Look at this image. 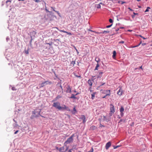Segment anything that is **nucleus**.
<instances>
[{
  "mask_svg": "<svg viewBox=\"0 0 152 152\" xmlns=\"http://www.w3.org/2000/svg\"><path fill=\"white\" fill-rule=\"evenodd\" d=\"M46 11L47 14L45 16V18L46 20L51 21L54 18H56V16L54 15V12L49 11L48 10H46Z\"/></svg>",
  "mask_w": 152,
  "mask_h": 152,
  "instance_id": "nucleus-1",
  "label": "nucleus"
},
{
  "mask_svg": "<svg viewBox=\"0 0 152 152\" xmlns=\"http://www.w3.org/2000/svg\"><path fill=\"white\" fill-rule=\"evenodd\" d=\"M74 136V134H73L69 137L68 138L67 140L64 142V145L66 147L64 151H66L69 148V147L67 145V144L72 143L73 142V137Z\"/></svg>",
  "mask_w": 152,
  "mask_h": 152,
  "instance_id": "nucleus-2",
  "label": "nucleus"
},
{
  "mask_svg": "<svg viewBox=\"0 0 152 152\" xmlns=\"http://www.w3.org/2000/svg\"><path fill=\"white\" fill-rule=\"evenodd\" d=\"M41 111V110L39 109L38 110H35L32 112V115L31 116L30 118L33 119L34 118H37L39 116V115L42 116V117H43L40 115V113Z\"/></svg>",
  "mask_w": 152,
  "mask_h": 152,
  "instance_id": "nucleus-3",
  "label": "nucleus"
},
{
  "mask_svg": "<svg viewBox=\"0 0 152 152\" xmlns=\"http://www.w3.org/2000/svg\"><path fill=\"white\" fill-rule=\"evenodd\" d=\"M52 106L56 109H58V110H61L62 107L61 106L60 104L58 102L53 103L52 104Z\"/></svg>",
  "mask_w": 152,
  "mask_h": 152,
  "instance_id": "nucleus-4",
  "label": "nucleus"
},
{
  "mask_svg": "<svg viewBox=\"0 0 152 152\" xmlns=\"http://www.w3.org/2000/svg\"><path fill=\"white\" fill-rule=\"evenodd\" d=\"M110 111L109 115L110 116H111L115 112V109L114 105L112 104H110Z\"/></svg>",
  "mask_w": 152,
  "mask_h": 152,
  "instance_id": "nucleus-5",
  "label": "nucleus"
},
{
  "mask_svg": "<svg viewBox=\"0 0 152 152\" xmlns=\"http://www.w3.org/2000/svg\"><path fill=\"white\" fill-rule=\"evenodd\" d=\"M64 87L65 88L66 90V93H71L72 92V87H71L69 85L67 84Z\"/></svg>",
  "mask_w": 152,
  "mask_h": 152,
  "instance_id": "nucleus-6",
  "label": "nucleus"
},
{
  "mask_svg": "<svg viewBox=\"0 0 152 152\" xmlns=\"http://www.w3.org/2000/svg\"><path fill=\"white\" fill-rule=\"evenodd\" d=\"M45 83H46L47 84H51V82H49L48 81H46L40 84V88L44 87L45 86L44 84Z\"/></svg>",
  "mask_w": 152,
  "mask_h": 152,
  "instance_id": "nucleus-7",
  "label": "nucleus"
},
{
  "mask_svg": "<svg viewBox=\"0 0 152 152\" xmlns=\"http://www.w3.org/2000/svg\"><path fill=\"white\" fill-rule=\"evenodd\" d=\"M66 110L68 111H71L70 109L68 107L66 106L65 105H63L62 106L61 110Z\"/></svg>",
  "mask_w": 152,
  "mask_h": 152,
  "instance_id": "nucleus-8",
  "label": "nucleus"
},
{
  "mask_svg": "<svg viewBox=\"0 0 152 152\" xmlns=\"http://www.w3.org/2000/svg\"><path fill=\"white\" fill-rule=\"evenodd\" d=\"M111 143L110 142H107L105 145V148L107 150L111 146Z\"/></svg>",
  "mask_w": 152,
  "mask_h": 152,
  "instance_id": "nucleus-9",
  "label": "nucleus"
},
{
  "mask_svg": "<svg viewBox=\"0 0 152 152\" xmlns=\"http://www.w3.org/2000/svg\"><path fill=\"white\" fill-rule=\"evenodd\" d=\"M83 13L78 11V12L76 13V15L77 17L79 18V17H80L81 16H83Z\"/></svg>",
  "mask_w": 152,
  "mask_h": 152,
  "instance_id": "nucleus-10",
  "label": "nucleus"
},
{
  "mask_svg": "<svg viewBox=\"0 0 152 152\" xmlns=\"http://www.w3.org/2000/svg\"><path fill=\"white\" fill-rule=\"evenodd\" d=\"M123 93V91L121 88H120L118 91L117 93V94L118 95L120 96H121L122 95V93Z\"/></svg>",
  "mask_w": 152,
  "mask_h": 152,
  "instance_id": "nucleus-11",
  "label": "nucleus"
},
{
  "mask_svg": "<svg viewBox=\"0 0 152 152\" xmlns=\"http://www.w3.org/2000/svg\"><path fill=\"white\" fill-rule=\"evenodd\" d=\"M80 119H81L83 120V123H85L86 122V117L84 115H81V117L80 118Z\"/></svg>",
  "mask_w": 152,
  "mask_h": 152,
  "instance_id": "nucleus-12",
  "label": "nucleus"
},
{
  "mask_svg": "<svg viewBox=\"0 0 152 152\" xmlns=\"http://www.w3.org/2000/svg\"><path fill=\"white\" fill-rule=\"evenodd\" d=\"M75 96H76L75 94H72L71 97H69V98L70 99H77V100H78L79 99V98L76 97Z\"/></svg>",
  "mask_w": 152,
  "mask_h": 152,
  "instance_id": "nucleus-13",
  "label": "nucleus"
},
{
  "mask_svg": "<svg viewBox=\"0 0 152 152\" xmlns=\"http://www.w3.org/2000/svg\"><path fill=\"white\" fill-rule=\"evenodd\" d=\"M103 72H99L98 73L97 75V77L98 79L102 77V75L103 74Z\"/></svg>",
  "mask_w": 152,
  "mask_h": 152,
  "instance_id": "nucleus-14",
  "label": "nucleus"
},
{
  "mask_svg": "<svg viewBox=\"0 0 152 152\" xmlns=\"http://www.w3.org/2000/svg\"><path fill=\"white\" fill-rule=\"evenodd\" d=\"M73 114H75L77 112V111L76 109V107L75 106L74 107L73 110L71 111Z\"/></svg>",
  "mask_w": 152,
  "mask_h": 152,
  "instance_id": "nucleus-15",
  "label": "nucleus"
},
{
  "mask_svg": "<svg viewBox=\"0 0 152 152\" xmlns=\"http://www.w3.org/2000/svg\"><path fill=\"white\" fill-rule=\"evenodd\" d=\"M92 80L89 79L88 81V83L90 86V88H91L92 85Z\"/></svg>",
  "mask_w": 152,
  "mask_h": 152,
  "instance_id": "nucleus-16",
  "label": "nucleus"
},
{
  "mask_svg": "<svg viewBox=\"0 0 152 152\" xmlns=\"http://www.w3.org/2000/svg\"><path fill=\"white\" fill-rule=\"evenodd\" d=\"M62 96H60V95H58L56 97V98H55V99H53L52 101V102L55 101L57 100V99H59V98H61Z\"/></svg>",
  "mask_w": 152,
  "mask_h": 152,
  "instance_id": "nucleus-17",
  "label": "nucleus"
},
{
  "mask_svg": "<svg viewBox=\"0 0 152 152\" xmlns=\"http://www.w3.org/2000/svg\"><path fill=\"white\" fill-rule=\"evenodd\" d=\"M100 4L102 5H103V6H104V4H102V3H100L99 4H96V7L97 9H99L101 8Z\"/></svg>",
  "mask_w": 152,
  "mask_h": 152,
  "instance_id": "nucleus-18",
  "label": "nucleus"
},
{
  "mask_svg": "<svg viewBox=\"0 0 152 152\" xmlns=\"http://www.w3.org/2000/svg\"><path fill=\"white\" fill-rule=\"evenodd\" d=\"M75 64V60H73L70 63V65L72 66H72H74Z\"/></svg>",
  "mask_w": 152,
  "mask_h": 152,
  "instance_id": "nucleus-19",
  "label": "nucleus"
},
{
  "mask_svg": "<svg viewBox=\"0 0 152 152\" xmlns=\"http://www.w3.org/2000/svg\"><path fill=\"white\" fill-rule=\"evenodd\" d=\"M111 94V93H110V91H109V93L107 94L106 95H105L104 96H103L102 97V98H105L106 97V96H110V95Z\"/></svg>",
  "mask_w": 152,
  "mask_h": 152,
  "instance_id": "nucleus-20",
  "label": "nucleus"
},
{
  "mask_svg": "<svg viewBox=\"0 0 152 152\" xmlns=\"http://www.w3.org/2000/svg\"><path fill=\"white\" fill-rule=\"evenodd\" d=\"M96 127L94 126H92L90 128V130H94L96 129Z\"/></svg>",
  "mask_w": 152,
  "mask_h": 152,
  "instance_id": "nucleus-21",
  "label": "nucleus"
},
{
  "mask_svg": "<svg viewBox=\"0 0 152 152\" xmlns=\"http://www.w3.org/2000/svg\"><path fill=\"white\" fill-rule=\"evenodd\" d=\"M29 49L28 48L27 50H25L24 51L23 53H25L26 54H29Z\"/></svg>",
  "mask_w": 152,
  "mask_h": 152,
  "instance_id": "nucleus-22",
  "label": "nucleus"
},
{
  "mask_svg": "<svg viewBox=\"0 0 152 152\" xmlns=\"http://www.w3.org/2000/svg\"><path fill=\"white\" fill-rule=\"evenodd\" d=\"M113 55L112 56V57L113 58H115L116 54V51H114L113 52Z\"/></svg>",
  "mask_w": 152,
  "mask_h": 152,
  "instance_id": "nucleus-23",
  "label": "nucleus"
},
{
  "mask_svg": "<svg viewBox=\"0 0 152 152\" xmlns=\"http://www.w3.org/2000/svg\"><path fill=\"white\" fill-rule=\"evenodd\" d=\"M124 108L123 106H121V108L120 109V112H123L124 111Z\"/></svg>",
  "mask_w": 152,
  "mask_h": 152,
  "instance_id": "nucleus-24",
  "label": "nucleus"
},
{
  "mask_svg": "<svg viewBox=\"0 0 152 152\" xmlns=\"http://www.w3.org/2000/svg\"><path fill=\"white\" fill-rule=\"evenodd\" d=\"M64 146L59 148V151H62V150H64Z\"/></svg>",
  "mask_w": 152,
  "mask_h": 152,
  "instance_id": "nucleus-25",
  "label": "nucleus"
},
{
  "mask_svg": "<svg viewBox=\"0 0 152 152\" xmlns=\"http://www.w3.org/2000/svg\"><path fill=\"white\" fill-rule=\"evenodd\" d=\"M96 93L95 92H94L93 93V94H91V99H93L95 97Z\"/></svg>",
  "mask_w": 152,
  "mask_h": 152,
  "instance_id": "nucleus-26",
  "label": "nucleus"
},
{
  "mask_svg": "<svg viewBox=\"0 0 152 152\" xmlns=\"http://www.w3.org/2000/svg\"><path fill=\"white\" fill-rule=\"evenodd\" d=\"M99 66V63H97L94 70L95 71L96 70H97L98 69V68Z\"/></svg>",
  "mask_w": 152,
  "mask_h": 152,
  "instance_id": "nucleus-27",
  "label": "nucleus"
},
{
  "mask_svg": "<svg viewBox=\"0 0 152 152\" xmlns=\"http://www.w3.org/2000/svg\"><path fill=\"white\" fill-rule=\"evenodd\" d=\"M110 32V31H103L102 32V34H107V33H109Z\"/></svg>",
  "mask_w": 152,
  "mask_h": 152,
  "instance_id": "nucleus-28",
  "label": "nucleus"
},
{
  "mask_svg": "<svg viewBox=\"0 0 152 152\" xmlns=\"http://www.w3.org/2000/svg\"><path fill=\"white\" fill-rule=\"evenodd\" d=\"M126 119H121L119 121V122L118 123H120L121 122H123L124 123H125L126 121Z\"/></svg>",
  "mask_w": 152,
  "mask_h": 152,
  "instance_id": "nucleus-29",
  "label": "nucleus"
},
{
  "mask_svg": "<svg viewBox=\"0 0 152 152\" xmlns=\"http://www.w3.org/2000/svg\"><path fill=\"white\" fill-rule=\"evenodd\" d=\"M110 91V90H104L103 91V92H102L104 94H107L109 93V91Z\"/></svg>",
  "mask_w": 152,
  "mask_h": 152,
  "instance_id": "nucleus-30",
  "label": "nucleus"
},
{
  "mask_svg": "<svg viewBox=\"0 0 152 152\" xmlns=\"http://www.w3.org/2000/svg\"><path fill=\"white\" fill-rule=\"evenodd\" d=\"M103 118L106 121L108 122L109 121V120L107 118V117L106 116H104Z\"/></svg>",
  "mask_w": 152,
  "mask_h": 152,
  "instance_id": "nucleus-31",
  "label": "nucleus"
},
{
  "mask_svg": "<svg viewBox=\"0 0 152 152\" xmlns=\"http://www.w3.org/2000/svg\"><path fill=\"white\" fill-rule=\"evenodd\" d=\"M95 60L97 62V63H98L100 61V59L99 58H96Z\"/></svg>",
  "mask_w": 152,
  "mask_h": 152,
  "instance_id": "nucleus-32",
  "label": "nucleus"
},
{
  "mask_svg": "<svg viewBox=\"0 0 152 152\" xmlns=\"http://www.w3.org/2000/svg\"><path fill=\"white\" fill-rule=\"evenodd\" d=\"M95 77V76H92V77H91V79H90V80H92V81H93L94 82V80L95 79V78H94V77Z\"/></svg>",
  "mask_w": 152,
  "mask_h": 152,
  "instance_id": "nucleus-33",
  "label": "nucleus"
},
{
  "mask_svg": "<svg viewBox=\"0 0 152 152\" xmlns=\"http://www.w3.org/2000/svg\"><path fill=\"white\" fill-rule=\"evenodd\" d=\"M109 21L111 23H112L113 22V20L111 18L109 19Z\"/></svg>",
  "mask_w": 152,
  "mask_h": 152,
  "instance_id": "nucleus-34",
  "label": "nucleus"
},
{
  "mask_svg": "<svg viewBox=\"0 0 152 152\" xmlns=\"http://www.w3.org/2000/svg\"><path fill=\"white\" fill-rule=\"evenodd\" d=\"M113 24H111V25H108V26H106V28H110V27Z\"/></svg>",
  "mask_w": 152,
  "mask_h": 152,
  "instance_id": "nucleus-35",
  "label": "nucleus"
},
{
  "mask_svg": "<svg viewBox=\"0 0 152 152\" xmlns=\"http://www.w3.org/2000/svg\"><path fill=\"white\" fill-rule=\"evenodd\" d=\"M120 115L121 117H123L124 115L123 112H120Z\"/></svg>",
  "mask_w": 152,
  "mask_h": 152,
  "instance_id": "nucleus-36",
  "label": "nucleus"
},
{
  "mask_svg": "<svg viewBox=\"0 0 152 152\" xmlns=\"http://www.w3.org/2000/svg\"><path fill=\"white\" fill-rule=\"evenodd\" d=\"M141 44H140V43L137 45H136V46H133L132 47V48H135V47H137L138 46H139Z\"/></svg>",
  "mask_w": 152,
  "mask_h": 152,
  "instance_id": "nucleus-37",
  "label": "nucleus"
},
{
  "mask_svg": "<svg viewBox=\"0 0 152 152\" xmlns=\"http://www.w3.org/2000/svg\"><path fill=\"white\" fill-rule=\"evenodd\" d=\"M141 44H140V43L137 45H136V46H133L132 47V48H135V47H137L138 46H139Z\"/></svg>",
  "mask_w": 152,
  "mask_h": 152,
  "instance_id": "nucleus-38",
  "label": "nucleus"
},
{
  "mask_svg": "<svg viewBox=\"0 0 152 152\" xmlns=\"http://www.w3.org/2000/svg\"><path fill=\"white\" fill-rule=\"evenodd\" d=\"M12 89L13 91H15L16 90V89L15 87H13L12 88Z\"/></svg>",
  "mask_w": 152,
  "mask_h": 152,
  "instance_id": "nucleus-39",
  "label": "nucleus"
},
{
  "mask_svg": "<svg viewBox=\"0 0 152 152\" xmlns=\"http://www.w3.org/2000/svg\"><path fill=\"white\" fill-rule=\"evenodd\" d=\"M59 30L60 32H63L65 33H66V31H65L64 30Z\"/></svg>",
  "mask_w": 152,
  "mask_h": 152,
  "instance_id": "nucleus-40",
  "label": "nucleus"
},
{
  "mask_svg": "<svg viewBox=\"0 0 152 152\" xmlns=\"http://www.w3.org/2000/svg\"><path fill=\"white\" fill-rule=\"evenodd\" d=\"M60 39H54L53 40V41L55 42H58V41H60Z\"/></svg>",
  "mask_w": 152,
  "mask_h": 152,
  "instance_id": "nucleus-41",
  "label": "nucleus"
},
{
  "mask_svg": "<svg viewBox=\"0 0 152 152\" xmlns=\"http://www.w3.org/2000/svg\"><path fill=\"white\" fill-rule=\"evenodd\" d=\"M66 33L67 34L70 35H72V33L70 32H68L66 31Z\"/></svg>",
  "mask_w": 152,
  "mask_h": 152,
  "instance_id": "nucleus-42",
  "label": "nucleus"
},
{
  "mask_svg": "<svg viewBox=\"0 0 152 152\" xmlns=\"http://www.w3.org/2000/svg\"><path fill=\"white\" fill-rule=\"evenodd\" d=\"M106 84L105 83H102L99 86V87H100L102 86H104Z\"/></svg>",
  "mask_w": 152,
  "mask_h": 152,
  "instance_id": "nucleus-43",
  "label": "nucleus"
},
{
  "mask_svg": "<svg viewBox=\"0 0 152 152\" xmlns=\"http://www.w3.org/2000/svg\"><path fill=\"white\" fill-rule=\"evenodd\" d=\"M133 14H134L135 16H136V17L138 16V14L137 13H135L134 12H133Z\"/></svg>",
  "mask_w": 152,
  "mask_h": 152,
  "instance_id": "nucleus-44",
  "label": "nucleus"
},
{
  "mask_svg": "<svg viewBox=\"0 0 152 152\" xmlns=\"http://www.w3.org/2000/svg\"><path fill=\"white\" fill-rule=\"evenodd\" d=\"M94 32L96 33L97 34H102V32H96V31H94Z\"/></svg>",
  "mask_w": 152,
  "mask_h": 152,
  "instance_id": "nucleus-45",
  "label": "nucleus"
},
{
  "mask_svg": "<svg viewBox=\"0 0 152 152\" xmlns=\"http://www.w3.org/2000/svg\"><path fill=\"white\" fill-rule=\"evenodd\" d=\"M131 16H132V18H134L136 17V16L134 14H133V15H132Z\"/></svg>",
  "mask_w": 152,
  "mask_h": 152,
  "instance_id": "nucleus-46",
  "label": "nucleus"
},
{
  "mask_svg": "<svg viewBox=\"0 0 152 152\" xmlns=\"http://www.w3.org/2000/svg\"><path fill=\"white\" fill-rule=\"evenodd\" d=\"M53 10L54 12L57 13L60 16V15H59V13L58 12V11H55V10Z\"/></svg>",
  "mask_w": 152,
  "mask_h": 152,
  "instance_id": "nucleus-47",
  "label": "nucleus"
},
{
  "mask_svg": "<svg viewBox=\"0 0 152 152\" xmlns=\"http://www.w3.org/2000/svg\"><path fill=\"white\" fill-rule=\"evenodd\" d=\"M93 149L92 148L90 150V151H89L88 152H93Z\"/></svg>",
  "mask_w": 152,
  "mask_h": 152,
  "instance_id": "nucleus-48",
  "label": "nucleus"
},
{
  "mask_svg": "<svg viewBox=\"0 0 152 152\" xmlns=\"http://www.w3.org/2000/svg\"><path fill=\"white\" fill-rule=\"evenodd\" d=\"M33 0L37 2H39L40 1L39 0Z\"/></svg>",
  "mask_w": 152,
  "mask_h": 152,
  "instance_id": "nucleus-49",
  "label": "nucleus"
},
{
  "mask_svg": "<svg viewBox=\"0 0 152 152\" xmlns=\"http://www.w3.org/2000/svg\"><path fill=\"white\" fill-rule=\"evenodd\" d=\"M119 146H119V145L116 146H114V148L116 149V148H117L119 147Z\"/></svg>",
  "mask_w": 152,
  "mask_h": 152,
  "instance_id": "nucleus-50",
  "label": "nucleus"
},
{
  "mask_svg": "<svg viewBox=\"0 0 152 152\" xmlns=\"http://www.w3.org/2000/svg\"><path fill=\"white\" fill-rule=\"evenodd\" d=\"M104 127V125H102V124H100V125H99V127Z\"/></svg>",
  "mask_w": 152,
  "mask_h": 152,
  "instance_id": "nucleus-51",
  "label": "nucleus"
},
{
  "mask_svg": "<svg viewBox=\"0 0 152 152\" xmlns=\"http://www.w3.org/2000/svg\"><path fill=\"white\" fill-rule=\"evenodd\" d=\"M124 43V42L123 41H121L119 42V43H122V44Z\"/></svg>",
  "mask_w": 152,
  "mask_h": 152,
  "instance_id": "nucleus-52",
  "label": "nucleus"
},
{
  "mask_svg": "<svg viewBox=\"0 0 152 152\" xmlns=\"http://www.w3.org/2000/svg\"><path fill=\"white\" fill-rule=\"evenodd\" d=\"M74 75H75L76 77H81V76L80 75H75V74H74Z\"/></svg>",
  "mask_w": 152,
  "mask_h": 152,
  "instance_id": "nucleus-53",
  "label": "nucleus"
},
{
  "mask_svg": "<svg viewBox=\"0 0 152 152\" xmlns=\"http://www.w3.org/2000/svg\"><path fill=\"white\" fill-rule=\"evenodd\" d=\"M46 53L45 54L46 55H49L50 54V52H46Z\"/></svg>",
  "mask_w": 152,
  "mask_h": 152,
  "instance_id": "nucleus-54",
  "label": "nucleus"
},
{
  "mask_svg": "<svg viewBox=\"0 0 152 152\" xmlns=\"http://www.w3.org/2000/svg\"><path fill=\"white\" fill-rule=\"evenodd\" d=\"M80 92H77L76 94H75V96H77L78 94H80Z\"/></svg>",
  "mask_w": 152,
  "mask_h": 152,
  "instance_id": "nucleus-55",
  "label": "nucleus"
},
{
  "mask_svg": "<svg viewBox=\"0 0 152 152\" xmlns=\"http://www.w3.org/2000/svg\"><path fill=\"white\" fill-rule=\"evenodd\" d=\"M119 28H118L117 29H115V31L116 32H117V31H118L119 30Z\"/></svg>",
  "mask_w": 152,
  "mask_h": 152,
  "instance_id": "nucleus-56",
  "label": "nucleus"
},
{
  "mask_svg": "<svg viewBox=\"0 0 152 152\" xmlns=\"http://www.w3.org/2000/svg\"><path fill=\"white\" fill-rule=\"evenodd\" d=\"M146 43H143L142 44V46H144L145 45H146Z\"/></svg>",
  "mask_w": 152,
  "mask_h": 152,
  "instance_id": "nucleus-57",
  "label": "nucleus"
},
{
  "mask_svg": "<svg viewBox=\"0 0 152 152\" xmlns=\"http://www.w3.org/2000/svg\"><path fill=\"white\" fill-rule=\"evenodd\" d=\"M75 50L76 51L77 54H78L79 53V52L78 51V50L76 48H75Z\"/></svg>",
  "mask_w": 152,
  "mask_h": 152,
  "instance_id": "nucleus-58",
  "label": "nucleus"
},
{
  "mask_svg": "<svg viewBox=\"0 0 152 152\" xmlns=\"http://www.w3.org/2000/svg\"><path fill=\"white\" fill-rule=\"evenodd\" d=\"M18 132V130H17L14 133V134H16Z\"/></svg>",
  "mask_w": 152,
  "mask_h": 152,
  "instance_id": "nucleus-59",
  "label": "nucleus"
},
{
  "mask_svg": "<svg viewBox=\"0 0 152 152\" xmlns=\"http://www.w3.org/2000/svg\"><path fill=\"white\" fill-rule=\"evenodd\" d=\"M56 149L57 150H58L59 151V148H58V147H56Z\"/></svg>",
  "mask_w": 152,
  "mask_h": 152,
  "instance_id": "nucleus-60",
  "label": "nucleus"
},
{
  "mask_svg": "<svg viewBox=\"0 0 152 152\" xmlns=\"http://www.w3.org/2000/svg\"><path fill=\"white\" fill-rule=\"evenodd\" d=\"M141 37L143 39H147V38H145L144 37H143V36Z\"/></svg>",
  "mask_w": 152,
  "mask_h": 152,
  "instance_id": "nucleus-61",
  "label": "nucleus"
},
{
  "mask_svg": "<svg viewBox=\"0 0 152 152\" xmlns=\"http://www.w3.org/2000/svg\"><path fill=\"white\" fill-rule=\"evenodd\" d=\"M60 88H61V89L62 90H63V88H62V87L61 85L60 84Z\"/></svg>",
  "mask_w": 152,
  "mask_h": 152,
  "instance_id": "nucleus-62",
  "label": "nucleus"
},
{
  "mask_svg": "<svg viewBox=\"0 0 152 152\" xmlns=\"http://www.w3.org/2000/svg\"><path fill=\"white\" fill-rule=\"evenodd\" d=\"M10 2V1L9 0H7L6 1V4H7V3Z\"/></svg>",
  "mask_w": 152,
  "mask_h": 152,
  "instance_id": "nucleus-63",
  "label": "nucleus"
},
{
  "mask_svg": "<svg viewBox=\"0 0 152 152\" xmlns=\"http://www.w3.org/2000/svg\"><path fill=\"white\" fill-rule=\"evenodd\" d=\"M119 29H124V27H120L119 28Z\"/></svg>",
  "mask_w": 152,
  "mask_h": 152,
  "instance_id": "nucleus-64",
  "label": "nucleus"
}]
</instances>
